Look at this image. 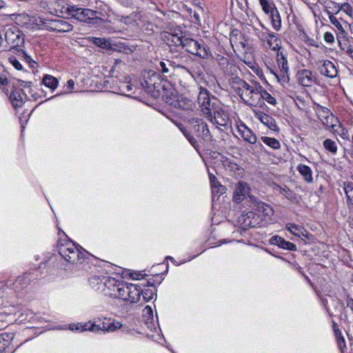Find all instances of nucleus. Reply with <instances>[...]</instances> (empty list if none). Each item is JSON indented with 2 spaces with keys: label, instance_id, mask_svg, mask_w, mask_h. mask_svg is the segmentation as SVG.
<instances>
[{
  "label": "nucleus",
  "instance_id": "1",
  "mask_svg": "<svg viewBox=\"0 0 353 353\" xmlns=\"http://www.w3.org/2000/svg\"><path fill=\"white\" fill-rule=\"evenodd\" d=\"M209 113L205 114L204 117L213 124L216 125V128L220 129L223 127L222 131L228 130L230 127L231 121L227 111L219 104H214Z\"/></svg>",
  "mask_w": 353,
  "mask_h": 353
},
{
  "label": "nucleus",
  "instance_id": "2",
  "mask_svg": "<svg viewBox=\"0 0 353 353\" xmlns=\"http://www.w3.org/2000/svg\"><path fill=\"white\" fill-rule=\"evenodd\" d=\"M59 254L71 263H82L85 254L79 250L73 242H66L59 245Z\"/></svg>",
  "mask_w": 353,
  "mask_h": 353
},
{
  "label": "nucleus",
  "instance_id": "3",
  "mask_svg": "<svg viewBox=\"0 0 353 353\" xmlns=\"http://www.w3.org/2000/svg\"><path fill=\"white\" fill-rule=\"evenodd\" d=\"M181 48H184L188 52L201 59H208L211 55L210 48L203 40L197 41L185 37Z\"/></svg>",
  "mask_w": 353,
  "mask_h": 353
},
{
  "label": "nucleus",
  "instance_id": "4",
  "mask_svg": "<svg viewBox=\"0 0 353 353\" xmlns=\"http://www.w3.org/2000/svg\"><path fill=\"white\" fill-rule=\"evenodd\" d=\"M315 111L318 118L322 121L323 125L328 128L337 130L336 128L339 126V120L327 108L317 105L315 108Z\"/></svg>",
  "mask_w": 353,
  "mask_h": 353
},
{
  "label": "nucleus",
  "instance_id": "5",
  "mask_svg": "<svg viewBox=\"0 0 353 353\" xmlns=\"http://www.w3.org/2000/svg\"><path fill=\"white\" fill-rule=\"evenodd\" d=\"M163 41L170 47H181L185 39L180 27L170 29L162 34Z\"/></svg>",
  "mask_w": 353,
  "mask_h": 353
},
{
  "label": "nucleus",
  "instance_id": "6",
  "mask_svg": "<svg viewBox=\"0 0 353 353\" xmlns=\"http://www.w3.org/2000/svg\"><path fill=\"white\" fill-rule=\"evenodd\" d=\"M121 327V323L111 319H105L103 321H94L90 324L88 331L92 332H99L103 331L104 332H114Z\"/></svg>",
  "mask_w": 353,
  "mask_h": 353
},
{
  "label": "nucleus",
  "instance_id": "7",
  "mask_svg": "<svg viewBox=\"0 0 353 353\" xmlns=\"http://www.w3.org/2000/svg\"><path fill=\"white\" fill-rule=\"evenodd\" d=\"M121 281L112 277H103L97 290H103L106 296L114 298Z\"/></svg>",
  "mask_w": 353,
  "mask_h": 353
},
{
  "label": "nucleus",
  "instance_id": "8",
  "mask_svg": "<svg viewBox=\"0 0 353 353\" xmlns=\"http://www.w3.org/2000/svg\"><path fill=\"white\" fill-rule=\"evenodd\" d=\"M165 101L168 105L181 110H189L192 107V101L182 97H178L173 92L170 93V96L169 94L165 96Z\"/></svg>",
  "mask_w": 353,
  "mask_h": 353
},
{
  "label": "nucleus",
  "instance_id": "9",
  "mask_svg": "<svg viewBox=\"0 0 353 353\" xmlns=\"http://www.w3.org/2000/svg\"><path fill=\"white\" fill-rule=\"evenodd\" d=\"M261 88L260 85L252 87L246 93H241V98L249 105H257L261 101Z\"/></svg>",
  "mask_w": 353,
  "mask_h": 353
},
{
  "label": "nucleus",
  "instance_id": "10",
  "mask_svg": "<svg viewBox=\"0 0 353 353\" xmlns=\"http://www.w3.org/2000/svg\"><path fill=\"white\" fill-rule=\"evenodd\" d=\"M220 161L223 167L230 176L236 178L242 176L244 170L232 159L225 156H221Z\"/></svg>",
  "mask_w": 353,
  "mask_h": 353
},
{
  "label": "nucleus",
  "instance_id": "11",
  "mask_svg": "<svg viewBox=\"0 0 353 353\" xmlns=\"http://www.w3.org/2000/svg\"><path fill=\"white\" fill-rule=\"evenodd\" d=\"M277 64L280 70V74H278L276 72H272L276 77L277 79L281 77L283 82H288L290 77L288 61L285 56L283 54L282 52H277Z\"/></svg>",
  "mask_w": 353,
  "mask_h": 353
},
{
  "label": "nucleus",
  "instance_id": "12",
  "mask_svg": "<svg viewBox=\"0 0 353 353\" xmlns=\"http://www.w3.org/2000/svg\"><path fill=\"white\" fill-rule=\"evenodd\" d=\"M209 95V92L206 89L201 87L200 88L198 95V103L203 115L209 113V110L214 106V104H216L215 103H211Z\"/></svg>",
  "mask_w": 353,
  "mask_h": 353
},
{
  "label": "nucleus",
  "instance_id": "13",
  "mask_svg": "<svg viewBox=\"0 0 353 353\" xmlns=\"http://www.w3.org/2000/svg\"><path fill=\"white\" fill-rule=\"evenodd\" d=\"M194 123L196 124L194 128L197 134V137L202 138L204 141H212V135L210 133L207 123L199 119H196Z\"/></svg>",
  "mask_w": 353,
  "mask_h": 353
},
{
  "label": "nucleus",
  "instance_id": "14",
  "mask_svg": "<svg viewBox=\"0 0 353 353\" xmlns=\"http://www.w3.org/2000/svg\"><path fill=\"white\" fill-rule=\"evenodd\" d=\"M297 80L299 84L305 87H310L316 83V78L309 70H301L297 73Z\"/></svg>",
  "mask_w": 353,
  "mask_h": 353
},
{
  "label": "nucleus",
  "instance_id": "15",
  "mask_svg": "<svg viewBox=\"0 0 353 353\" xmlns=\"http://www.w3.org/2000/svg\"><path fill=\"white\" fill-rule=\"evenodd\" d=\"M155 81H159V74L152 72L144 76L143 80L141 81V85L145 92L153 97H156V94L152 93Z\"/></svg>",
  "mask_w": 353,
  "mask_h": 353
},
{
  "label": "nucleus",
  "instance_id": "16",
  "mask_svg": "<svg viewBox=\"0 0 353 353\" xmlns=\"http://www.w3.org/2000/svg\"><path fill=\"white\" fill-rule=\"evenodd\" d=\"M318 69L322 75L329 78L336 77L338 73L335 65L328 60L319 62Z\"/></svg>",
  "mask_w": 353,
  "mask_h": 353
},
{
  "label": "nucleus",
  "instance_id": "17",
  "mask_svg": "<svg viewBox=\"0 0 353 353\" xmlns=\"http://www.w3.org/2000/svg\"><path fill=\"white\" fill-rule=\"evenodd\" d=\"M255 216L253 212L250 211L239 217V223L242 225L244 229L247 228H256L259 224V222L258 221L259 216L256 217Z\"/></svg>",
  "mask_w": 353,
  "mask_h": 353
},
{
  "label": "nucleus",
  "instance_id": "18",
  "mask_svg": "<svg viewBox=\"0 0 353 353\" xmlns=\"http://www.w3.org/2000/svg\"><path fill=\"white\" fill-rule=\"evenodd\" d=\"M5 39L8 44L12 46H18L23 39L20 37L19 31L17 28H9L5 32Z\"/></svg>",
  "mask_w": 353,
  "mask_h": 353
},
{
  "label": "nucleus",
  "instance_id": "19",
  "mask_svg": "<svg viewBox=\"0 0 353 353\" xmlns=\"http://www.w3.org/2000/svg\"><path fill=\"white\" fill-rule=\"evenodd\" d=\"M249 188L248 184L243 181H239L234 188L233 199L236 203L242 201L248 194Z\"/></svg>",
  "mask_w": 353,
  "mask_h": 353
},
{
  "label": "nucleus",
  "instance_id": "20",
  "mask_svg": "<svg viewBox=\"0 0 353 353\" xmlns=\"http://www.w3.org/2000/svg\"><path fill=\"white\" fill-rule=\"evenodd\" d=\"M255 117L270 130L274 131L279 130L275 119L270 115L264 113L263 112L259 111L255 112Z\"/></svg>",
  "mask_w": 353,
  "mask_h": 353
},
{
  "label": "nucleus",
  "instance_id": "21",
  "mask_svg": "<svg viewBox=\"0 0 353 353\" xmlns=\"http://www.w3.org/2000/svg\"><path fill=\"white\" fill-rule=\"evenodd\" d=\"M78 12L74 14V19L83 22L97 18V14L99 13L97 11L88 8H81Z\"/></svg>",
  "mask_w": 353,
  "mask_h": 353
},
{
  "label": "nucleus",
  "instance_id": "22",
  "mask_svg": "<svg viewBox=\"0 0 353 353\" xmlns=\"http://www.w3.org/2000/svg\"><path fill=\"white\" fill-rule=\"evenodd\" d=\"M269 242L271 245H278L279 248L290 250V251H296V246L295 244L285 241L283 238L276 235L274 236H272Z\"/></svg>",
  "mask_w": 353,
  "mask_h": 353
},
{
  "label": "nucleus",
  "instance_id": "23",
  "mask_svg": "<svg viewBox=\"0 0 353 353\" xmlns=\"http://www.w3.org/2000/svg\"><path fill=\"white\" fill-rule=\"evenodd\" d=\"M238 132L243 139L251 144L256 142V137L245 124H241L238 127Z\"/></svg>",
  "mask_w": 353,
  "mask_h": 353
},
{
  "label": "nucleus",
  "instance_id": "24",
  "mask_svg": "<svg viewBox=\"0 0 353 353\" xmlns=\"http://www.w3.org/2000/svg\"><path fill=\"white\" fill-rule=\"evenodd\" d=\"M286 229L297 237L303 236L309 239V233L301 225L289 223L286 224Z\"/></svg>",
  "mask_w": 353,
  "mask_h": 353
},
{
  "label": "nucleus",
  "instance_id": "25",
  "mask_svg": "<svg viewBox=\"0 0 353 353\" xmlns=\"http://www.w3.org/2000/svg\"><path fill=\"white\" fill-rule=\"evenodd\" d=\"M296 169L306 183H312L313 182V172L309 166L301 163Z\"/></svg>",
  "mask_w": 353,
  "mask_h": 353
},
{
  "label": "nucleus",
  "instance_id": "26",
  "mask_svg": "<svg viewBox=\"0 0 353 353\" xmlns=\"http://www.w3.org/2000/svg\"><path fill=\"white\" fill-rule=\"evenodd\" d=\"M130 285H132V283H127L122 281L114 298L127 301L129 299V292H130Z\"/></svg>",
  "mask_w": 353,
  "mask_h": 353
},
{
  "label": "nucleus",
  "instance_id": "27",
  "mask_svg": "<svg viewBox=\"0 0 353 353\" xmlns=\"http://www.w3.org/2000/svg\"><path fill=\"white\" fill-rule=\"evenodd\" d=\"M265 47L269 48L274 51L280 50V39L275 35L274 33L270 32L268 37L265 39V43H263Z\"/></svg>",
  "mask_w": 353,
  "mask_h": 353
},
{
  "label": "nucleus",
  "instance_id": "28",
  "mask_svg": "<svg viewBox=\"0 0 353 353\" xmlns=\"http://www.w3.org/2000/svg\"><path fill=\"white\" fill-rule=\"evenodd\" d=\"M129 288H130V292H129V299L127 301L130 303L139 302L141 299V288L139 285L135 284H132Z\"/></svg>",
  "mask_w": 353,
  "mask_h": 353
},
{
  "label": "nucleus",
  "instance_id": "29",
  "mask_svg": "<svg viewBox=\"0 0 353 353\" xmlns=\"http://www.w3.org/2000/svg\"><path fill=\"white\" fill-rule=\"evenodd\" d=\"M10 101L15 109L22 107L24 103L21 94L16 89L11 92Z\"/></svg>",
  "mask_w": 353,
  "mask_h": 353
},
{
  "label": "nucleus",
  "instance_id": "30",
  "mask_svg": "<svg viewBox=\"0 0 353 353\" xmlns=\"http://www.w3.org/2000/svg\"><path fill=\"white\" fill-rule=\"evenodd\" d=\"M343 190L347 196V204L350 209H353V183L344 182Z\"/></svg>",
  "mask_w": 353,
  "mask_h": 353
},
{
  "label": "nucleus",
  "instance_id": "31",
  "mask_svg": "<svg viewBox=\"0 0 353 353\" xmlns=\"http://www.w3.org/2000/svg\"><path fill=\"white\" fill-rule=\"evenodd\" d=\"M267 15L269 16L271 19L273 28L279 31L281 28V19L278 9H274L273 12Z\"/></svg>",
  "mask_w": 353,
  "mask_h": 353
},
{
  "label": "nucleus",
  "instance_id": "32",
  "mask_svg": "<svg viewBox=\"0 0 353 353\" xmlns=\"http://www.w3.org/2000/svg\"><path fill=\"white\" fill-rule=\"evenodd\" d=\"M43 83L52 91H54L58 86V79L50 74H46L42 80Z\"/></svg>",
  "mask_w": 353,
  "mask_h": 353
},
{
  "label": "nucleus",
  "instance_id": "33",
  "mask_svg": "<svg viewBox=\"0 0 353 353\" xmlns=\"http://www.w3.org/2000/svg\"><path fill=\"white\" fill-rule=\"evenodd\" d=\"M158 70L163 74L170 76L174 70L171 61L169 60L161 61L159 62Z\"/></svg>",
  "mask_w": 353,
  "mask_h": 353
},
{
  "label": "nucleus",
  "instance_id": "34",
  "mask_svg": "<svg viewBox=\"0 0 353 353\" xmlns=\"http://www.w3.org/2000/svg\"><path fill=\"white\" fill-rule=\"evenodd\" d=\"M330 3L333 6H334L335 8H337L336 14L339 13V11H342V12H345V14H347L350 17L352 16L353 9H352V7L348 3H344L341 4V6H339V3H337L333 1H330Z\"/></svg>",
  "mask_w": 353,
  "mask_h": 353
},
{
  "label": "nucleus",
  "instance_id": "35",
  "mask_svg": "<svg viewBox=\"0 0 353 353\" xmlns=\"http://www.w3.org/2000/svg\"><path fill=\"white\" fill-rule=\"evenodd\" d=\"M259 2L265 14L271 13L276 8L273 0H259Z\"/></svg>",
  "mask_w": 353,
  "mask_h": 353
},
{
  "label": "nucleus",
  "instance_id": "36",
  "mask_svg": "<svg viewBox=\"0 0 353 353\" xmlns=\"http://www.w3.org/2000/svg\"><path fill=\"white\" fill-rule=\"evenodd\" d=\"M280 194H283L286 199L290 201H295L296 200V195L293 191L289 189L287 186H279L278 185L276 188Z\"/></svg>",
  "mask_w": 353,
  "mask_h": 353
},
{
  "label": "nucleus",
  "instance_id": "37",
  "mask_svg": "<svg viewBox=\"0 0 353 353\" xmlns=\"http://www.w3.org/2000/svg\"><path fill=\"white\" fill-rule=\"evenodd\" d=\"M12 336L8 333H3L0 334V353H5L8 347Z\"/></svg>",
  "mask_w": 353,
  "mask_h": 353
},
{
  "label": "nucleus",
  "instance_id": "38",
  "mask_svg": "<svg viewBox=\"0 0 353 353\" xmlns=\"http://www.w3.org/2000/svg\"><path fill=\"white\" fill-rule=\"evenodd\" d=\"M215 60L217 61L221 68L225 71V72L231 71V68L232 65L230 63V61L227 57L218 54L216 57Z\"/></svg>",
  "mask_w": 353,
  "mask_h": 353
},
{
  "label": "nucleus",
  "instance_id": "39",
  "mask_svg": "<svg viewBox=\"0 0 353 353\" xmlns=\"http://www.w3.org/2000/svg\"><path fill=\"white\" fill-rule=\"evenodd\" d=\"M54 28L59 32H68L73 29V26L66 21L58 20L55 22Z\"/></svg>",
  "mask_w": 353,
  "mask_h": 353
},
{
  "label": "nucleus",
  "instance_id": "40",
  "mask_svg": "<svg viewBox=\"0 0 353 353\" xmlns=\"http://www.w3.org/2000/svg\"><path fill=\"white\" fill-rule=\"evenodd\" d=\"M261 139L265 145L274 150H278L281 147L279 141L275 138L262 137Z\"/></svg>",
  "mask_w": 353,
  "mask_h": 353
},
{
  "label": "nucleus",
  "instance_id": "41",
  "mask_svg": "<svg viewBox=\"0 0 353 353\" xmlns=\"http://www.w3.org/2000/svg\"><path fill=\"white\" fill-rule=\"evenodd\" d=\"M238 87L236 89V93L241 97V93H246L252 87L244 80L239 79L237 81Z\"/></svg>",
  "mask_w": 353,
  "mask_h": 353
},
{
  "label": "nucleus",
  "instance_id": "42",
  "mask_svg": "<svg viewBox=\"0 0 353 353\" xmlns=\"http://www.w3.org/2000/svg\"><path fill=\"white\" fill-rule=\"evenodd\" d=\"M29 276L30 274H23L18 276L14 283L16 288H18V285L23 288L25 285H29L31 281V278Z\"/></svg>",
  "mask_w": 353,
  "mask_h": 353
},
{
  "label": "nucleus",
  "instance_id": "43",
  "mask_svg": "<svg viewBox=\"0 0 353 353\" xmlns=\"http://www.w3.org/2000/svg\"><path fill=\"white\" fill-rule=\"evenodd\" d=\"M335 337L337 341L338 347L341 352H343V350L346 348V343L345 340L342 336L340 330H335Z\"/></svg>",
  "mask_w": 353,
  "mask_h": 353
},
{
  "label": "nucleus",
  "instance_id": "44",
  "mask_svg": "<svg viewBox=\"0 0 353 353\" xmlns=\"http://www.w3.org/2000/svg\"><path fill=\"white\" fill-rule=\"evenodd\" d=\"M259 212H261L265 216H271L274 214V210L272 208L265 203H261L258 207Z\"/></svg>",
  "mask_w": 353,
  "mask_h": 353
},
{
  "label": "nucleus",
  "instance_id": "45",
  "mask_svg": "<svg viewBox=\"0 0 353 353\" xmlns=\"http://www.w3.org/2000/svg\"><path fill=\"white\" fill-rule=\"evenodd\" d=\"M323 146L325 147V148L327 150L330 151V152H332L333 154H335L337 151L336 143H335V141H334L330 139H325L324 141Z\"/></svg>",
  "mask_w": 353,
  "mask_h": 353
},
{
  "label": "nucleus",
  "instance_id": "46",
  "mask_svg": "<svg viewBox=\"0 0 353 353\" xmlns=\"http://www.w3.org/2000/svg\"><path fill=\"white\" fill-rule=\"evenodd\" d=\"M90 325L87 323H79L77 324H70L69 329L72 331L83 332L88 330Z\"/></svg>",
  "mask_w": 353,
  "mask_h": 353
},
{
  "label": "nucleus",
  "instance_id": "47",
  "mask_svg": "<svg viewBox=\"0 0 353 353\" xmlns=\"http://www.w3.org/2000/svg\"><path fill=\"white\" fill-rule=\"evenodd\" d=\"M261 94L262 95L261 99L265 100L270 104L275 105L276 103V100L274 97H273L269 92H268L265 90L261 88Z\"/></svg>",
  "mask_w": 353,
  "mask_h": 353
},
{
  "label": "nucleus",
  "instance_id": "48",
  "mask_svg": "<svg viewBox=\"0 0 353 353\" xmlns=\"http://www.w3.org/2000/svg\"><path fill=\"white\" fill-rule=\"evenodd\" d=\"M259 25L261 27V32L259 33V39L263 42V43H265V39L268 37L270 34V30L261 22L259 21Z\"/></svg>",
  "mask_w": 353,
  "mask_h": 353
},
{
  "label": "nucleus",
  "instance_id": "49",
  "mask_svg": "<svg viewBox=\"0 0 353 353\" xmlns=\"http://www.w3.org/2000/svg\"><path fill=\"white\" fill-rule=\"evenodd\" d=\"M211 188L213 196L216 195L218 197H219L221 194H223L225 192V188L221 183H219L216 185H214L211 187Z\"/></svg>",
  "mask_w": 353,
  "mask_h": 353
},
{
  "label": "nucleus",
  "instance_id": "50",
  "mask_svg": "<svg viewBox=\"0 0 353 353\" xmlns=\"http://www.w3.org/2000/svg\"><path fill=\"white\" fill-rule=\"evenodd\" d=\"M330 23L334 25L339 30H343V26L338 19L329 10L327 11Z\"/></svg>",
  "mask_w": 353,
  "mask_h": 353
},
{
  "label": "nucleus",
  "instance_id": "51",
  "mask_svg": "<svg viewBox=\"0 0 353 353\" xmlns=\"http://www.w3.org/2000/svg\"><path fill=\"white\" fill-rule=\"evenodd\" d=\"M141 294L144 301L145 302H148L152 299L154 294V291L152 289H146L144 291L141 290Z\"/></svg>",
  "mask_w": 353,
  "mask_h": 353
},
{
  "label": "nucleus",
  "instance_id": "52",
  "mask_svg": "<svg viewBox=\"0 0 353 353\" xmlns=\"http://www.w3.org/2000/svg\"><path fill=\"white\" fill-rule=\"evenodd\" d=\"M8 61L17 70H21L23 69L22 64L20 63V61L17 59V58L16 57H14V56L9 57Z\"/></svg>",
  "mask_w": 353,
  "mask_h": 353
},
{
  "label": "nucleus",
  "instance_id": "53",
  "mask_svg": "<svg viewBox=\"0 0 353 353\" xmlns=\"http://www.w3.org/2000/svg\"><path fill=\"white\" fill-rule=\"evenodd\" d=\"M183 134L185 136L187 139L189 141V142L191 143V145L194 148H197L199 145L196 139L192 137L189 132H188L186 130L183 131Z\"/></svg>",
  "mask_w": 353,
  "mask_h": 353
},
{
  "label": "nucleus",
  "instance_id": "54",
  "mask_svg": "<svg viewBox=\"0 0 353 353\" xmlns=\"http://www.w3.org/2000/svg\"><path fill=\"white\" fill-rule=\"evenodd\" d=\"M19 52L22 54V57H23V60L27 63H28L30 65V67L34 68V65L36 64V62L32 61L31 57L29 55H28L27 54H26L24 51L21 50Z\"/></svg>",
  "mask_w": 353,
  "mask_h": 353
},
{
  "label": "nucleus",
  "instance_id": "55",
  "mask_svg": "<svg viewBox=\"0 0 353 353\" xmlns=\"http://www.w3.org/2000/svg\"><path fill=\"white\" fill-rule=\"evenodd\" d=\"M93 43L99 47H106V40L103 38H93Z\"/></svg>",
  "mask_w": 353,
  "mask_h": 353
},
{
  "label": "nucleus",
  "instance_id": "56",
  "mask_svg": "<svg viewBox=\"0 0 353 353\" xmlns=\"http://www.w3.org/2000/svg\"><path fill=\"white\" fill-rule=\"evenodd\" d=\"M101 279L97 276H93L90 279V284L93 288H97L99 286H100L101 284Z\"/></svg>",
  "mask_w": 353,
  "mask_h": 353
},
{
  "label": "nucleus",
  "instance_id": "57",
  "mask_svg": "<svg viewBox=\"0 0 353 353\" xmlns=\"http://www.w3.org/2000/svg\"><path fill=\"white\" fill-rule=\"evenodd\" d=\"M81 8H78L75 6H70L67 8V13L70 15H71V17L72 18H74V13H77V12H79V10H80Z\"/></svg>",
  "mask_w": 353,
  "mask_h": 353
},
{
  "label": "nucleus",
  "instance_id": "58",
  "mask_svg": "<svg viewBox=\"0 0 353 353\" xmlns=\"http://www.w3.org/2000/svg\"><path fill=\"white\" fill-rule=\"evenodd\" d=\"M323 37H324V40L325 41V42H327L328 43H332L334 41V37L333 34L330 32H326L324 34Z\"/></svg>",
  "mask_w": 353,
  "mask_h": 353
},
{
  "label": "nucleus",
  "instance_id": "59",
  "mask_svg": "<svg viewBox=\"0 0 353 353\" xmlns=\"http://www.w3.org/2000/svg\"><path fill=\"white\" fill-rule=\"evenodd\" d=\"M209 179L211 187L214 185H216L217 184L220 183L217 179V178L212 173L209 174Z\"/></svg>",
  "mask_w": 353,
  "mask_h": 353
},
{
  "label": "nucleus",
  "instance_id": "60",
  "mask_svg": "<svg viewBox=\"0 0 353 353\" xmlns=\"http://www.w3.org/2000/svg\"><path fill=\"white\" fill-rule=\"evenodd\" d=\"M161 87V80L160 78L159 77V81H155V84L153 88L152 93L156 94V96L159 94Z\"/></svg>",
  "mask_w": 353,
  "mask_h": 353
},
{
  "label": "nucleus",
  "instance_id": "61",
  "mask_svg": "<svg viewBox=\"0 0 353 353\" xmlns=\"http://www.w3.org/2000/svg\"><path fill=\"white\" fill-rule=\"evenodd\" d=\"M19 83L20 86L25 88H28L29 90H31V88H30L31 85H32L31 81H24L22 80H19ZM29 93H30V90H29Z\"/></svg>",
  "mask_w": 353,
  "mask_h": 353
},
{
  "label": "nucleus",
  "instance_id": "62",
  "mask_svg": "<svg viewBox=\"0 0 353 353\" xmlns=\"http://www.w3.org/2000/svg\"><path fill=\"white\" fill-rule=\"evenodd\" d=\"M192 17L194 19V23L201 25V19L199 17V11L194 10Z\"/></svg>",
  "mask_w": 353,
  "mask_h": 353
},
{
  "label": "nucleus",
  "instance_id": "63",
  "mask_svg": "<svg viewBox=\"0 0 353 353\" xmlns=\"http://www.w3.org/2000/svg\"><path fill=\"white\" fill-rule=\"evenodd\" d=\"M123 91H126L128 92H130L132 90V84H128V83H124L123 85Z\"/></svg>",
  "mask_w": 353,
  "mask_h": 353
},
{
  "label": "nucleus",
  "instance_id": "64",
  "mask_svg": "<svg viewBox=\"0 0 353 353\" xmlns=\"http://www.w3.org/2000/svg\"><path fill=\"white\" fill-rule=\"evenodd\" d=\"M345 53L352 59H353V48L350 46L347 47V49L345 50Z\"/></svg>",
  "mask_w": 353,
  "mask_h": 353
}]
</instances>
